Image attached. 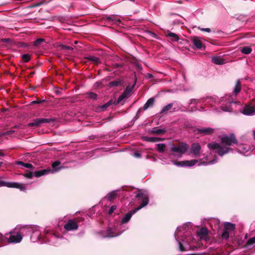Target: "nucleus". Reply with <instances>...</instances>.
<instances>
[{
  "label": "nucleus",
  "mask_w": 255,
  "mask_h": 255,
  "mask_svg": "<svg viewBox=\"0 0 255 255\" xmlns=\"http://www.w3.org/2000/svg\"><path fill=\"white\" fill-rule=\"evenodd\" d=\"M4 164V163L2 161L0 162V167H1Z\"/></svg>",
  "instance_id": "63"
},
{
  "label": "nucleus",
  "mask_w": 255,
  "mask_h": 255,
  "mask_svg": "<svg viewBox=\"0 0 255 255\" xmlns=\"http://www.w3.org/2000/svg\"><path fill=\"white\" fill-rule=\"evenodd\" d=\"M255 244V237H253L249 239L247 242L246 245L247 246H250Z\"/></svg>",
  "instance_id": "33"
},
{
  "label": "nucleus",
  "mask_w": 255,
  "mask_h": 255,
  "mask_svg": "<svg viewBox=\"0 0 255 255\" xmlns=\"http://www.w3.org/2000/svg\"><path fill=\"white\" fill-rule=\"evenodd\" d=\"M87 59L89 61H92L95 64L98 65L99 64L101 63L100 59L97 57H95L93 56H89L87 57Z\"/></svg>",
  "instance_id": "21"
},
{
  "label": "nucleus",
  "mask_w": 255,
  "mask_h": 255,
  "mask_svg": "<svg viewBox=\"0 0 255 255\" xmlns=\"http://www.w3.org/2000/svg\"><path fill=\"white\" fill-rule=\"evenodd\" d=\"M143 110L142 109V108H140L137 112V113H136V116H135V118H136L137 119L138 118L140 115V114L142 112V111H143Z\"/></svg>",
  "instance_id": "48"
},
{
  "label": "nucleus",
  "mask_w": 255,
  "mask_h": 255,
  "mask_svg": "<svg viewBox=\"0 0 255 255\" xmlns=\"http://www.w3.org/2000/svg\"><path fill=\"white\" fill-rule=\"evenodd\" d=\"M179 249H180V251H181V252L185 251L186 249L184 248V247L183 245H182V244L181 242H179Z\"/></svg>",
  "instance_id": "49"
},
{
  "label": "nucleus",
  "mask_w": 255,
  "mask_h": 255,
  "mask_svg": "<svg viewBox=\"0 0 255 255\" xmlns=\"http://www.w3.org/2000/svg\"><path fill=\"white\" fill-rule=\"evenodd\" d=\"M166 132V128H158L157 127L153 128L150 130V133L157 135H162Z\"/></svg>",
  "instance_id": "11"
},
{
  "label": "nucleus",
  "mask_w": 255,
  "mask_h": 255,
  "mask_svg": "<svg viewBox=\"0 0 255 255\" xmlns=\"http://www.w3.org/2000/svg\"><path fill=\"white\" fill-rule=\"evenodd\" d=\"M117 197V194L116 191L110 192L107 196V198L109 201H112Z\"/></svg>",
  "instance_id": "25"
},
{
  "label": "nucleus",
  "mask_w": 255,
  "mask_h": 255,
  "mask_svg": "<svg viewBox=\"0 0 255 255\" xmlns=\"http://www.w3.org/2000/svg\"><path fill=\"white\" fill-rule=\"evenodd\" d=\"M114 102L112 100H110L109 102H108L107 103H106L105 104L103 105L102 106V108L103 109H106V108H107L108 107H109L110 105H112V104H114Z\"/></svg>",
  "instance_id": "38"
},
{
  "label": "nucleus",
  "mask_w": 255,
  "mask_h": 255,
  "mask_svg": "<svg viewBox=\"0 0 255 255\" xmlns=\"http://www.w3.org/2000/svg\"><path fill=\"white\" fill-rule=\"evenodd\" d=\"M192 42L197 49H200L203 46L202 42L198 37H194L192 39Z\"/></svg>",
  "instance_id": "17"
},
{
  "label": "nucleus",
  "mask_w": 255,
  "mask_h": 255,
  "mask_svg": "<svg viewBox=\"0 0 255 255\" xmlns=\"http://www.w3.org/2000/svg\"><path fill=\"white\" fill-rule=\"evenodd\" d=\"M15 131L13 130H10L7 131L6 132H4V133L5 135H9V134H12Z\"/></svg>",
  "instance_id": "50"
},
{
  "label": "nucleus",
  "mask_w": 255,
  "mask_h": 255,
  "mask_svg": "<svg viewBox=\"0 0 255 255\" xmlns=\"http://www.w3.org/2000/svg\"><path fill=\"white\" fill-rule=\"evenodd\" d=\"M208 235V230L206 228H202L199 232V235L200 236H206Z\"/></svg>",
  "instance_id": "32"
},
{
  "label": "nucleus",
  "mask_w": 255,
  "mask_h": 255,
  "mask_svg": "<svg viewBox=\"0 0 255 255\" xmlns=\"http://www.w3.org/2000/svg\"><path fill=\"white\" fill-rule=\"evenodd\" d=\"M38 127H41V125L44 123H50L52 122H54L55 121V119L54 118H41V119H37Z\"/></svg>",
  "instance_id": "14"
},
{
  "label": "nucleus",
  "mask_w": 255,
  "mask_h": 255,
  "mask_svg": "<svg viewBox=\"0 0 255 255\" xmlns=\"http://www.w3.org/2000/svg\"><path fill=\"white\" fill-rule=\"evenodd\" d=\"M45 2V0H42L40 2H37L35 4H34L33 5H31L30 7H35L39 6L41 5V4H42Z\"/></svg>",
  "instance_id": "46"
},
{
  "label": "nucleus",
  "mask_w": 255,
  "mask_h": 255,
  "mask_svg": "<svg viewBox=\"0 0 255 255\" xmlns=\"http://www.w3.org/2000/svg\"><path fill=\"white\" fill-rule=\"evenodd\" d=\"M117 209V206L113 205L111 207L110 210H109L108 214L109 215H111L114 211Z\"/></svg>",
  "instance_id": "43"
},
{
  "label": "nucleus",
  "mask_w": 255,
  "mask_h": 255,
  "mask_svg": "<svg viewBox=\"0 0 255 255\" xmlns=\"http://www.w3.org/2000/svg\"><path fill=\"white\" fill-rule=\"evenodd\" d=\"M155 140H156V142H159L160 141H161L162 139L161 138H159V137H155Z\"/></svg>",
  "instance_id": "58"
},
{
  "label": "nucleus",
  "mask_w": 255,
  "mask_h": 255,
  "mask_svg": "<svg viewBox=\"0 0 255 255\" xmlns=\"http://www.w3.org/2000/svg\"><path fill=\"white\" fill-rule=\"evenodd\" d=\"M166 35L167 36L171 37L172 41H178L179 40V37L177 34L169 31H167Z\"/></svg>",
  "instance_id": "22"
},
{
  "label": "nucleus",
  "mask_w": 255,
  "mask_h": 255,
  "mask_svg": "<svg viewBox=\"0 0 255 255\" xmlns=\"http://www.w3.org/2000/svg\"><path fill=\"white\" fill-rule=\"evenodd\" d=\"M173 107V104L170 103L167 105L166 106L163 107L162 109L160 112V114H162L169 110H170Z\"/></svg>",
  "instance_id": "28"
},
{
  "label": "nucleus",
  "mask_w": 255,
  "mask_h": 255,
  "mask_svg": "<svg viewBox=\"0 0 255 255\" xmlns=\"http://www.w3.org/2000/svg\"><path fill=\"white\" fill-rule=\"evenodd\" d=\"M45 101V100H39L38 99H37V100H36V101H33L31 102V105H34V104H41V103L44 102Z\"/></svg>",
  "instance_id": "44"
},
{
  "label": "nucleus",
  "mask_w": 255,
  "mask_h": 255,
  "mask_svg": "<svg viewBox=\"0 0 255 255\" xmlns=\"http://www.w3.org/2000/svg\"><path fill=\"white\" fill-rule=\"evenodd\" d=\"M201 147L198 143H193L191 146V152L194 155L195 157H199L200 155V152Z\"/></svg>",
  "instance_id": "8"
},
{
  "label": "nucleus",
  "mask_w": 255,
  "mask_h": 255,
  "mask_svg": "<svg viewBox=\"0 0 255 255\" xmlns=\"http://www.w3.org/2000/svg\"><path fill=\"white\" fill-rule=\"evenodd\" d=\"M57 19L61 21V22H64L66 20V18L65 17L59 16L57 17Z\"/></svg>",
  "instance_id": "51"
},
{
  "label": "nucleus",
  "mask_w": 255,
  "mask_h": 255,
  "mask_svg": "<svg viewBox=\"0 0 255 255\" xmlns=\"http://www.w3.org/2000/svg\"><path fill=\"white\" fill-rule=\"evenodd\" d=\"M221 110L225 112H232L233 111L232 109L230 107L228 106H222Z\"/></svg>",
  "instance_id": "39"
},
{
  "label": "nucleus",
  "mask_w": 255,
  "mask_h": 255,
  "mask_svg": "<svg viewBox=\"0 0 255 255\" xmlns=\"http://www.w3.org/2000/svg\"><path fill=\"white\" fill-rule=\"evenodd\" d=\"M64 228L65 230L68 231L76 230L78 228V225L75 221L70 220L66 224H65Z\"/></svg>",
  "instance_id": "9"
},
{
  "label": "nucleus",
  "mask_w": 255,
  "mask_h": 255,
  "mask_svg": "<svg viewBox=\"0 0 255 255\" xmlns=\"http://www.w3.org/2000/svg\"><path fill=\"white\" fill-rule=\"evenodd\" d=\"M124 84V81L122 79H118L116 80L111 81L109 82L108 84V87L110 88L114 87H119L123 86Z\"/></svg>",
  "instance_id": "12"
},
{
  "label": "nucleus",
  "mask_w": 255,
  "mask_h": 255,
  "mask_svg": "<svg viewBox=\"0 0 255 255\" xmlns=\"http://www.w3.org/2000/svg\"><path fill=\"white\" fill-rule=\"evenodd\" d=\"M28 126L29 127H39L37 119H35L33 120V122L30 123L28 124Z\"/></svg>",
  "instance_id": "37"
},
{
  "label": "nucleus",
  "mask_w": 255,
  "mask_h": 255,
  "mask_svg": "<svg viewBox=\"0 0 255 255\" xmlns=\"http://www.w3.org/2000/svg\"><path fill=\"white\" fill-rule=\"evenodd\" d=\"M0 186H6L8 188H14L25 191L26 190L25 186L18 182H7L0 180Z\"/></svg>",
  "instance_id": "5"
},
{
  "label": "nucleus",
  "mask_w": 255,
  "mask_h": 255,
  "mask_svg": "<svg viewBox=\"0 0 255 255\" xmlns=\"http://www.w3.org/2000/svg\"><path fill=\"white\" fill-rule=\"evenodd\" d=\"M61 164V162L59 161H56L54 162L52 164V166L54 169H55L58 166H59Z\"/></svg>",
  "instance_id": "45"
},
{
  "label": "nucleus",
  "mask_w": 255,
  "mask_h": 255,
  "mask_svg": "<svg viewBox=\"0 0 255 255\" xmlns=\"http://www.w3.org/2000/svg\"><path fill=\"white\" fill-rule=\"evenodd\" d=\"M135 82L133 84L132 86L130 87L129 86H128L126 87V89L123 93V94L125 95L127 97V96L130 94V93L131 92L132 89L134 87V85L135 84Z\"/></svg>",
  "instance_id": "23"
},
{
  "label": "nucleus",
  "mask_w": 255,
  "mask_h": 255,
  "mask_svg": "<svg viewBox=\"0 0 255 255\" xmlns=\"http://www.w3.org/2000/svg\"><path fill=\"white\" fill-rule=\"evenodd\" d=\"M105 19L108 21L115 22L116 23L121 22V20L119 19H117L115 15H106L105 16Z\"/></svg>",
  "instance_id": "20"
},
{
  "label": "nucleus",
  "mask_w": 255,
  "mask_h": 255,
  "mask_svg": "<svg viewBox=\"0 0 255 255\" xmlns=\"http://www.w3.org/2000/svg\"><path fill=\"white\" fill-rule=\"evenodd\" d=\"M147 75H148V78L149 79H150V78H152L153 77V75L151 74H147Z\"/></svg>",
  "instance_id": "60"
},
{
  "label": "nucleus",
  "mask_w": 255,
  "mask_h": 255,
  "mask_svg": "<svg viewBox=\"0 0 255 255\" xmlns=\"http://www.w3.org/2000/svg\"><path fill=\"white\" fill-rule=\"evenodd\" d=\"M22 59L24 62H28L30 60V55L28 54H24L22 55Z\"/></svg>",
  "instance_id": "35"
},
{
  "label": "nucleus",
  "mask_w": 255,
  "mask_h": 255,
  "mask_svg": "<svg viewBox=\"0 0 255 255\" xmlns=\"http://www.w3.org/2000/svg\"><path fill=\"white\" fill-rule=\"evenodd\" d=\"M254 138L255 139V131H254Z\"/></svg>",
  "instance_id": "64"
},
{
  "label": "nucleus",
  "mask_w": 255,
  "mask_h": 255,
  "mask_svg": "<svg viewBox=\"0 0 255 255\" xmlns=\"http://www.w3.org/2000/svg\"><path fill=\"white\" fill-rule=\"evenodd\" d=\"M242 113L245 115L251 116L255 115V107L250 105H246Z\"/></svg>",
  "instance_id": "10"
},
{
  "label": "nucleus",
  "mask_w": 255,
  "mask_h": 255,
  "mask_svg": "<svg viewBox=\"0 0 255 255\" xmlns=\"http://www.w3.org/2000/svg\"><path fill=\"white\" fill-rule=\"evenodd\" d=\"M198 161L197 159H192L190 160H185V166L191 167L194 165Z\"/></svg>",
  "instance_id": "24"
},
{
  "label": "nucleus",
  "mask_w": 255,
  "mask_h": 255,
  "mask_svg": "<svg viewBox=\"0 0 255 255\" xmlns=\"http://www.w3.org/2000/svg\"><path fill=\"white\" fill-rule=\"evenodd\" d=\"M157 150L160 153L163 152L166 147L165 144L163 143H159L157 145Z\"/></svg>",
  "instance_id": "29"
},
{
  "label": "nucleus",
  "mask_w": 255,
  "mask_h": 255,
  "mask_svg": "<svg viewBox=\"0 0 255 255\" xmlns=\"http://www.w3.org/2000/svg\"><path fill=\"white\" fill-rule=\"evenodd\" d=\"M221 237L223 239H224L225 240L228 239L229 237V233L228 231L224 229V231L222 233L221 235Z\"/></svg>",
  "instance_id": "36"
},
{
  "label": "nucleus",
  "mask_w": 255,
  "mask_h": 255,
  "mask_svg": "<svg viewBox=\"0 0 255 255\" xmlns=\"http://www.w3.org/2000/svg\"><path fill=\"white\" fill-rule=\"evenodd\" d=\"M235 225L229 222H226L224 224V229L227 231H233L235 229Z\"/></svg>",
  "instance_id": "19"
},
{
  "label": "nucleus",
  "mask_w": 255,
  "mask_h": 255,
  "mask_svg": "<svg viewBox=\"0 0 255 255\" xmlns=\"http://www.w3.org/2000/svg\"><path fill=\"white\" fill-rule=\"evenodd\" d=\"M208 164H209V162H207V161H201L199 163V165L200 166V165H207Z\"/></svg>",
  "instance_id": "52"
},
{
  "label": "nucleus",
  "mask_w": 255,
  "mask_h": 255,
  "mask_svg": "<svg viewBox=\"0 0 255 255\" xmlns=\"http://www.w3.org/2000/svg\"><path fill=\"white\" fill-rule=\"evenodd\" d=\"M200 30L202 31H205V32H210L211 31V29L209 28H200Z\"/></svg>",
  "instance_id": "53"
},
{
  "label": "nucleus",
  "mask_w": 255,
  "mask_h": 255,
  "mask_svg": "<svg viewBox=\"0 0 255 255\" xmlns=\"http://www.w3.org/2000/svg\"><path fill=\"white\" fill-rule=\"evenodd\" d=\"M24 167L27 168H29L32 170H33L35 168V167L32 165V164L28 163H25Z\"/></svg>",
  "instance_id": "42"
},
{
  "label": "nucleus",
  "mask_w": 255,
  "mask_h": 255,
  "mask_svg": "<svg viewBox=\"0 0 255 255\" xmlns=\"http://www.w3.org/2000/svg\"><path fill=\"white\" fill-rule=\"evenodd\" d=\"M87 97L90 99L96 100L97 99L98 95L93 92H88L86 93Z\"/></svg>",
  "instance_id": "27"
},
{
  "label": "nucleus",
  "mask_w": 255,
  "mask_h": 255,
  "mask_svg": "<svg viewBox=\"0 0 255 255\" xmlns=\"http://www.w3.org/2000/svg\"><path fill=\"white\" fill-rule=\"evenodd\" d=\"M135 197L136 198H142V203L141 204L138 206L137 208L134 209V210H132L129 212H128V213H127L125 217H124L122 220V223L123 224H126L127 223L130 219L132 215L135 213L137 211L141 209L142 208L144 207V206H146L149 202V199L147 196L143 197V194L142 193H138L135 195Z\"/></svg>",
  "instance_id": "2"
},
{
  "label": "nucleus",
  "mask_w": 255,
  "mask_h": 255,
  "mask_svg": "<svg viewBox=\"0 0 255 255\" xmlns=\"http://www.w3.org/2000/svg\"><path fill=\"white\" fill-rule=\"evenodd\" d=\"M61 47L63 50H72V48L70 46H67L65 45H61Z\"/></svg>",
  "instance_id": "47"
},
{
  "label": "nucleus",
  "mask_w": 255,
  "mask_h": 255,
  "mask_svg": "<svg viewBox=\"0 0 255 255\" xmlns=\"http://www.w3.org/2000/svg\"><path fill=\"white\" fill-rule=\"evenodd\" d=\"M214 131L215 129L211 128H200L194 129L195 134H201L202 135H211Z\"/></svg>",
  "instance_id": "6"
},
{
  "label": "nucleus",
  "mask_w": 255,
  "mask_h": 255,
  "mask_svg": "<svg viewBox=\"0 0 255 255\" xmlns=\"http://www.w3.org/2000/svg\"><path fill=\"white\" fill-rule=\"evenodd\" d=\"M213 63L217 65H223L225 62V60L220 56H214L212 58Z\"/></svg>",
  "instance_id": "18"
},
{
  "label": "nucleus",
  "mask_w": 255,
  "mask_h": 255,
  "mask_svg": "<svg viewBox=\"0 0 255 255\" xmlns=\"http://www.w3.org/2000/svg\"><path fill=\"white\" fill-rule=\"evenodd\" d=\"M188 148V145L187 144L184 142H179L177 146L171 147V150L174 153V155H176V153H178L181 156L187 151Z\"/></svg>",
  "instance_id": "4"
},
{
  "label": "nucleus",
  "mask_w": 255,
  "mask_h": 255,
  "mask_svg": "<svg viewBox=\"0 0 255 255\" xmlns=\"http://www.w3.org/2000/svg\"><path fill=\"white\" fill-rule=\"evenodd\" d=\"M9 234H10L9 237L7 238L6 237L8 235L7 234L3 235L0 232V247L4 246L6 241L8 243H19L22 241L23 238V236L20 233L17 234L16 235H13L10 232Z\"/></svg>",
  "instance_id": "3"
},
{
  "label": "nucleus",
  "mask_w": 255,
  "mask_h": 255,
  "mask_svg": "<svg viewBox=\"0 0 255 255\" xmlns=\"http://www.w3.org/2000/svg\"><path fill=\"white\" fill-rule=\"evenodd\" d=\"M216 161H217V159L216 158H215V159H213L212 160L209 161V164H213V163L216 162Z\"/></svg>",
  "instance_id": "57"
},
{
  "label": "nucleus",
  "mask_w": 255,
  "mask_h": 255,
  "mask_svg": "<svg viewBox=\"0 0 255 255\" xmlns=\"http://www.w3.org/2000/svg\"><path fill=\"white\" fill-rule=\"evenodd\" d=\"M4 153H3L1 150L0 149V156H4Z\"/></svg>",
  "instance_id": "61"
},
{
  "label": "nucleus",
  "mask_w": 255,
  "mask_h": 255,
  "mask_svg": "<svg viewBox=\"0 0 255 255\" xmlns=\"http://www.w3.org/2000/svg\"><path fill=\"white\" fill-rule=\"evenodd\" d=\"M134 155L136 157L140 158L141 157V154L138 152H135L134 153Z\"/></svg>",
  "instance_id": "56"
},
{
  "label": "nucleus",
  "mask_w": 255,
  "mask_h": 255,
  "mask_svg": "<svg viewBox=\"0 0 255 255\" xmlns=\"http://www.w3.org/2000/svg\"><path fill=\"white\" fill-rule=\"evenodd\" d=\"M4 133L3 132H0V137L4 136Z\"/></svg>",
  "instance_id": "62"
},
{
  "label": "nucleus",
  "mask_w": 255,
  "mask_h": 255,
  "mask_svg": "<svg viewBox=\"0 0 255 255\" xmlns=\"http://www.w3.org/2000/svg\"><path fill=\"white\" fill-rule=\"evenodd\" d=\"M241 51L245 54H249L252 51V49L249 46H244L241 48Z\"/></svg>",
  "instance_id": "26"
},
{
  "label": "nucleus",
  "mask_w": 255,
  "mask_h": 255,
  "mask_svg": "<svg viewBox=\"0 0 255 255\" xmlns=\"http://www.w3.org/2000/svg\"><path fill=\"white\" fill-rule=\"evenodd\" d=\"M33 175H34V172H29L28 173H25L23 174V176L27 178H28V179H31Z\"/></svg>",
  "instance_id": "40"
},
{
  "label": "nucleus",
  "mask_w": 255,
  "mask_h": 255,
  "mask_svg": "<svg viewBox=\"0 0 255 255\" xmlns=\"http://www.w3.org/2000/svg\"><path fill=\"white\" fill-rule=\"evenodd\" d=\"M155 102V98L152 97L149 99L146 103L144 105L142 109L145 111L147 110L148 108L152 107Z\"/></svg>",
  "instance_id": "16"
},
{
  "label": "nucleus",
  "mask_w": 255,
  "mask_h": 255,
  "mask_svg": "<svg viewBox=\"0 0 255 255\" xmlns=\"http://www.w3.org/2000/svg\"><path fill=\"white\" fill-rule=\"evenodd\" d=\"M98 234L103 238H113L119 236L118 234L114 233L110 227L106 231H101Z\"/></svg>",
  "instance_id": "7"
},
{
  "label": "nucleus",
  "mask_w": 255,
  "mask_h": 255,
  "mask_svg": "<svg viewBox=\"0 0 255 255\" xmlns=\"http://www.w3.org/2000/svg\"><path fill=\"white\" fill-rule=\"evenodd\" d=\"M241 83L240 82L239 80H238L235 84V86L234 88V90L233 92V95L236 97L237 95L241 92Z\"/></svg>",
  "instance_id": "15"
},
{
  "label": "nucleus",
  "mask_w": 255,
  "mask_h": 255,
  "mask_svg": "<svg viewBox=\"0 0 255 255\" xmlns=\"http://www.w3.org/2000/svg\"><path fill=\"white\" fill-rule=\"evenodd\" d=\"M44 39L42 38H38L34 42V46H37L40 45L42 42L44 41Z\"/></svg>",
  "instance_id": "41"
},
{
  "label": "nucleus",
  "mask_w": 255,
  "mask_h": 255,
  "mask_svg": "<svg viewBox=\"0 0 255 255\" xmlns=\"http://www.w3.org/2000/svg\"><path fill=\"white\" fill-rule=\"evenodd\" d=\"M34 73H35L34 71L30 72L29 75V77H32L33 76V75L34 74Z\"/></svg>",
  "instance_id": "59"
},
{
  "label": "nucleus",
  "mask_w": 255,
  "mask_h": 255,
  "mask_svg": "<svg viewBox=\"0 0 255 255\" xmlns=\"http://www.w3.org/2000/svg\"><path fill=\"white\" fill-rule=\"evenodd\" d=\"M127 98V97L122 94L118 99L117 101H115L114 102V105H117L119 104L124 99Z\"/></svg>",
  "instance_id": "30"
},
{
  "label": "nucleus",
  "mask_w": 255,
  "mask_h": 255,
  "mask_svg": "<svg viewBox=\"0 0 255 255\" xmlns=\"http://www.w3.org/2000/svg\"><path fill=\"white\" fill-rule=\"evenodd\" d=\"M142 139L144 141L150 142H156L155 137H148V136H143L142 137Z\"/></svg>",
  "instance_id": "31"
},
{
  "label": "nucleus",
  "mask_w": 255,
  "mask_h": 255,
  "mask_svg": "<svg viewBox=\"0 0 255 255\" xmlns=\"http://www.w3.org/2000/svg\"><path fill=\"white\" fill-rule=\"evenodd\" d=\"M16 164L17 165H21V166H24L25 163H24L21 161H16Z\"/></svg>",
  "instance_id": "55"
},
{
  "label": "nucleus",
  "mask_w": 255,
  "mask_h": 255,
  "mask_svg": "<svg viewBox=\"0 0 255 255\" xmlns=\"http://www.w3.org/2000/svg\"><path fill=\"white\" fill-rule=\"evenodd\" d=\"M51 172V169L50 168H48L47 169L41 170L37 171L34 172V176L36 177H39L45 174H47Z\"/></svg>",
  "instance_id": "13"
},
{
  "label": "nucleus",
  "mask_w": 255,
  "mask_h": 255,
  "mask_svg": "<svg viewBox=\"0 0 255 255\" xmlns=\"http://www.w3.org/2000/svg\"><path fill=\"white\" fill-rule=\"evenodd\" d=\"M173 163L178 166H185V161H177L175 160H172Z\"/></svg>",
  "instance_id": "34"
},
{
  "label": "nucleus",
  "mask_w": 255,
  "mask_h": 255,
  "mask_svg": "<svg viewBox=\"0 0 255 255\" xmlns=\"http://www.w3.org/2000/svg\"><path fill=\"white\" fill-rule=\"evenodd\" d=\"M198 102V100L197 99H191L190 100V104H191L193 103L196 104Z\"/></svg>",
  "instance_id": "54"
},
{
  "label": "nucleus",
  "mask_w": 255,
  "mask_h": 255,
  "mask_svg": "<svg viewBox=\"0 0 255 255\" xmlns=\"http://www.w3.org/2000/svg\"><path fill=\"white\" fill-rule=\"evenodd\" d=\"M221 144L224 145L222 146L220 144L216 142H211L207 144V147L212 150H218L215 151L220 156H223L226 153H228L230 150H232V148L229 147V146L233 144H237L238 141L234 133L231 134L230 135H224L220 137Z\"/></svg>",
  "instance_id": "1"
}]
</instances>
